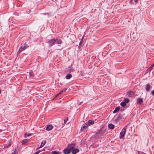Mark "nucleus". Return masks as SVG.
<instances>
[{
    "label": "nucleus",
    "instance_id": "nucleus-1",
    "mask_svg": "<svg viewBox=\"0 0 154 154\" xmlns=\"http://www.w3.org/2000/svg\"><path fill=\"white\" fill-rule=\"evenodd\" d=\"M106 131V129L103 128H102L96 134L97 136H103Z\"/></svg>",
    "mask_w": 154,
    "mask_h": 154
},
{
    "label": "nucleus",
    "instance_id": "nucleus-2",
    "mask_svg": "<svg viewBox=\"0 0 154 154\" xmlns=\"http://www.w3.org/2000/svg\"><path fill=\"white\" fill-rule=\"evenodd\" d=\"M126 132V128H123L120 133V138H123Z\"/></svg>",
    "mask_w": 154,
    "mask_h": 154
},
{
    "label": "nucleus",
    "instance_id": "nucleus-3",
    "mask_svg": "<svg viewBox=\"0 0 154 154\" xmlns=\"http://www.w3.org/2000/svg\"><path fill=\"white\" fill-rule=\"evenodd\" d=\"M55 42V39H52L50 40L48 42V43L49 45V47H51L53 45Z\"/></svg>",
    "mask_w": 154,
    "mask_h": 154
},
{
    "label": "nucleus",
    "instance_id": "nucleus-4",
    "mask_svg": "<svg viewBox=\"0 0 154 154\" xmlns=\"http://www.w3.org/2000/svg\"><path fill=\"white\" fill-rule=\"evenodd\" d=\"M143 103V100L141 98H138L137 101V104L139 105H141Z\"/></svg>",
    "mask_w": 154,
    "mask_h": 154
},
{
    "label": "nucleus",
    "instance_id": "nucleus-5",
    "mask_svg": "<svg viewBox=\"0 0 154 154\" xmlns=\"http://www.w3.org/2000/svg\"><path fill=\"white\" fill-rule=\"evenodd\" d=\"M68 147L70 150H73L75 147V145L73 143L72 144H69L68 146Z\"/></svg>",
    "mask_w": 154,
    "mask_h": 154
},
{
    "label": "nucleus",
    "instance_id": "nucleus-6",
    "mask_svg": "<svg viewBox=\"0 0 154 154\" xmlns=\"http://www.w3.org/2000/svg\"><path fill=\"white\" fill-rule=\"evenodd\" d=\"M145 88L147 91H150L151 85L150 84H147L145 85Z\"/></svg>",
    "mask_w": 154,
    "mask_h": 154
},
{
    "label": "nucleus",
    "instance_id": "nucleus-7",
    "mask_svg": "<svg viewBox=\"0 0 154 154\" xmlns=\"http://www.w3.org/2000/svg\"><path fill=\"white\" fill-rule=\"evenodd\" d=\"M87 124H88V126H90L94 124V120H90L87 122Z\"/></svg>",
    "mask_w": 154,
    "mask_h": 154
},
{
    "label": "nucleus",
    "instance_id": "nucleus-8",
    "mask_svg": "<svg viewBox=\"0 0 154 154\" xmlns=\"http://www.w3.org/2000/svg\"><path fill=\"white\" fill-rule=\"evenodd\" d=\"M63 152L65 154H68L70 153V150L68 148H66L63 150Z\"/></svg>",
    "mask_w": 154,
    "mask_h": 154
},
{
    "label": "nucleus",
    "instance_id": "nucleus-9",
    "mask_svg": "<svg viewBox=\"0 0 154 154\" xmlns=\"http://www.w3.org/2000/svg\"><path fill=\"white\" fill-rule=\"evenodd\" d=\"M53 126L51 125H47L46 130L48 131H50L52 129Z\"/></svg>",
    "mask_w": 154,
    "mask_h": 154
},
{
    "label": "nucleus",
    "instance_id": "nucleus-10",
    "mask_svg": "<svg viewBox=\"0 0 154 154\" xmlns=\"http://www.w3.org/2000/svg\"><path fill=\"white\" fill-rule=\"evenodd\" d=\"M88 125L87 124V123H85L83 124L82 125V127L81 129L83 130L87 128L88 126Z\"/></svg>",
    "mask_w": 154,
    "mask_h": 154
},
{
    "label": "nucleus",
    "instance_id": "nucleus-11",
    "mask_svg": "<svg viewBox=\"0 0 154 154\" xmlns=\"http://www.w3.org/2000/svg\"><path fill=\"white\" fill-rule=\"evenodd\" d=\"M79 151V149L78 148H75L74 149L72 152V154H76Z\"/></svg>",
    "mask_w": 154,
    "mask_h": 154
},
{
    "label": "nucleus",
    "instance_id": "nucleus-12",
    "mask_svg": "<svg viewBox=\"0 0 154 154\" xmlns=\"http://www.w3.org/2000/svg\"><path fill=\"white\" fill-rule=\"evenodd\" d=\"M29 76L31 78H32L34 76V74L32 70L30 71L29 73Z\"/></svg>",
    "mask_w": 154,
    "mask_h": 154
},
{
    "label": "nucleus",
    "instance_id": "nucleus-13",
    "mask_svg": "<svg viewBox=\"0 0 154 154\" xmlns=\"http://www.w3.org/2000/svg\"><path fill=\"white\" fill-rule=\"evenodd\" d=\"M22 45L23 46V49L24 50L26 49L29 47V46L28 45L26 44V43H25L23 44H22Z\"/></svg>",
    "mask_w": 154,
    "mask_h": 154
},
{
    "label": "nucleus",
    "instance_id": "nucleus-14",
    "mask_svg": "<svg viewBox=\"0 0 154 154\" xmlns=\"http://www.w3.org/2000/svg\"><path fill=\"white\" fill-rule=\"evenodd\" d=\"M72 77L71 74H67L66 76V79H70Z\"/></svg>",
    "mask_w": 154,
    "mask_h": 154
},
{
    "label": "nucleus",
    "instance_id": "nucleus-15",
    "mask_svg": "<svg viewBox=\"0 0 154 154\" xmlns=\"http://www.w3.org/2000/svg\"><path fill=\"white\" fill-rule=\"evenodd\" d=\"M57 42V43L58 44H61L62 43V41L60 39H55V42Z\"/></svg>",
    "mask_w": 154,
    "mask_h": 154
},
{
    "label": "nucleus",
    "instance_id": "nucleus-16",
    "mask_svg": "<svg viewBox=\"0 0 154 154\" xmlns=\"http://www.w3.org/2000/svg\"><path fill=\"white\" fill-rule=\"evenodd\" d=\"M108 127L110 129H113L114 128L115 126L112 124H110L108 125Z\"/></svg>",
    "mask_w": 154,
    "mask_h": 154
},
{
    "label": "nucleus",
    "instance_id": "nucleus-17",
    "mask_svg": "<svg viewBox=\"0 0 154 154\" xmlns=\"http://www.w3.org/2000/svg\"><path fill=\"white\" fill-rule=\"evenodd\" d=\"M120 109L119 107H117L116 108L115 110L113 111V113H115L117 112Z\"/></svg>",
    "mask_w": 154,
    "mask_h": 154
},
{
    "label": "nucleus",
    "instance_id": "nucleus-18",
    "mask_svg": "<svg viewBox=\"0 0 154 154\" xmlns=\"http://www.w3.org/2000/svg\"><path fill=\"white\" fill-rule=\"evenodd\" d=\"M46 143V141L45 140L43 141L42 142L41 145L39 147V148H41V147H43V146H44V145Z\"/></svg>",
    "mask_w": 154,
    "mask_h": 154
},
{
    "label": "nucleus",
    "instance_id": "nucleus-19",
    "mask_svg": "<svg viewBox=\"0 0 154 154\" xmlns=\"http://www.w3.org/2000/svg\"><path fill=\"white\" fill-rule=\"evenodd\" d=\"M134 94V93L133 92L130 91L128 93V95L129 96H131Z\"/></svg>",
    "mask_w": 154,
    "mask_h": 154
},
{
    "label": "nucleus",
    "instance_id": "nucleus-20",
    "mask_svg": "<svg viewBox=\"0 0 154 154\" xmlns=\"http://www.w3.org/2000/svg\"><path fill=\"white\" fill-rule=\"evenodd\" d=\"M138 0H130V2L131 4H134V3L137 2Z\"/></svg>",
    "mask_w": 154,
    "mask_h": 154
},
{
    "label": "nucleus",
    "instance_id": "nucleus-21",
    "mask_svg": "<svg viewBox=\"0 0 154 154\" xmlns=\"http://www.w3.org/2000/svg\"><path fill=\"white\" fill-rule=\"evenodd\" d=\"M120 105L124 107L125 106V105H126V103H125V102H122L120 103Z\"/></svg>",
    "mask_w": 154,
    "mask_h": 154
},
{
    "label": "nucleus",
    "instance_id": "nucleus-22",
    "mask_svg": "<svg viewBox=\"0 0 154 154\" xmlns=\"http://www.w3.org/2000/svg\"><path fill=\"white\" fill-rule=\"evenodd\" d=\"M52 154H61L60 152H57L56 151H53L52 152Z\"/></svg>",
    "mask_w": 154,
    "mask_h": 154
},
{
    "label": "nucleus",
    "instance_id": "nucleus-23",
    "mask_svg": "<svg viewBox=\"0 0 154 154\" xmlns=\"http://www.w3.org/2000/svg\"><path fill=\"white\" fill-rule=\"evenodd\" d=\"M124 101L125 103H128L129 102V100L127 98H124Z\"/></svg>",
    "mask_w": 154,
    "mask_h": 154
},
{
    "label": "nucleus",
    "instance_id": "nucleus-24",
    "mask_svg": "<svg viewBox=\"0 0 154 154\" xmlns=\"http://www.w3.org/2000/svg\"><path fill=\"white\" fill-rule=\"evenodd\" d=\"M28 141V140L27 139H25L22 141V143L23 144H24L25 143H27Z\"/></svg>",
    "mask_w": 154,
    "mask_h": 154
},
{
    "label": "nucleus",
    "instance_id": "nucleus-25",
    "mask_svg": "<svg viewBox=\"0 0 154 154\" xmlns=\"http://www.w3.org/2000/svg\"><path fill=\"white\" fill-rule=\"evenodd\" d=\"M154 66V63L151 65L150 67L149 68V69H152V68Z\"/></svg>",
    "mask_w": 154,
    "mask_h": 154
},
{
    "label": "nucleus",
    "instance_id": "nucleus-26",
    "mask_svg": "<svg viewBox=\"0 0 154 154\" xmlns=\"http://www.w3.org/2000/svg\"><path fill=\"white\" fill-rule=\"evenodd\" d=\"M22 50H21V49L19 48L18 51H17V54H19L20 52H21L22 51Z\"/></svg>",
    "mask_w": 154,
    "mask_h": 154
},
{
    "label": "nucleus",
    "instance_id": "nucleus-27",
    "mask_svg": "<svg viewBox=\"0 0 154 154\" xmlns=\"http://www.w3.org/2000/svg\"><path fill=\"white\" fill-rule=\"evenodd\" d=\"M63 92V91H62V90L60 91V92L58 93V94H57V95H56L55 96H57L58 95H59V94H61V93H62Z\"/></svg>",
    "mask_w": 154,
    "mask_h": 154
},
{
    "label": "nucleus",
    "instance_id": "nucleus-28",
    "mask_svg": "<svg viewBox=\"0 0 154 154\" xmlns=\"http://www.w3.org/2000/svg\"><path fill=\"white\" fill-rule=\"evenodd\" d=\"M31 135V134H26L25 135V136L26 137H29V136H30Z\"/></svg>",
    "mask_w": 154,
    "mask_h": 154
},
{
    "label": "nucleus",
    "instance_id": "nucleus-29",
    "mask_svg": "<svg viewBox=\"0 0 154 154\" xmlns=\"http://www.w3.org/2000/svg\"><path fill=\"white\" fill-rule=\"evenodd\" d=\"M41 152V151L39 150L37 152H35V153L36 154H39V153Z\"/></svg>",
    "mask_w": 154,
    "mask_h": 154
},
{
    "label": "nucleus",
    "instance_id": "nucleus-30",
    "mask_svg": "<svg viewBox=\"0 0 154 154\" xmlns=\"http://www.w3.org/2000/svg\"><path fill=\"white\" fill-rule=\"evenodd\" d=\"M20 48L21 49L22 51L24 50V49H23V46H22V45H21V47Z\"/></svg>",
    "mask_w": 154,
    "mask_h": 154
},
{
    "label": "nucleus",
    "instance_id": "nucleus-31",
    "mask_svg": "<svg viewBox=\"0 0 154 154\" xmlns=\"http://www.w3.org/2000/svg\"><path fill=\"white\" fill-rule=\"evenodd\" d=\"M11 142H9V143H8V145L6 146L7 147H8L9 146H10L11 145Z\"/></svg>",
    "mask_w": 154,
    "mask_h": 154
},
{
    "label": "nucleus",
    "instance_id": "nucleus-32",
    "mask_svg": "<svg viewBox=\"0 0 154 154\" xmlns=\"http://www.w3.org/2000/svg\"><path fill=\"white\" fill-rule=\"evenodd\" d=\"M151 94L152 95H154V89L151 92Z\"/></svg>",
    "mask_w": 154,
    "mask_h": 154
},
{
    "label": "nucleus",
    "instance_id": "nucleus-33",
    "mask_svg": "<svg viewBox=\"0 0 154 154\" xmlns=\"http://www.w3.org/2000/svg\"><path fill=\"white\" fill-rule=\"evenodd\" d=\"M67 89V88H65L63 89L62 90V91H63V92L65 91Z\"/></svg>",
    "mask_w": 154,
    "mask_h": 154
},
{
    "label": "nucleus",
    "instance_id": "nucleus-34",
    "mask_svg": "<svg viewBox=\"0 0 154 154\" xmlns=\"http://www.w3.org/2000/svg\"><path fill=\"white\" fill-rule=\"evenodd\" d=\"M67 120V119H66L64 120V124H65L66 123Z\"/></svg>",
    "mask_w": 154,
    "mask_h": 154
},
{
    "label": "nucleus",
    "instance_id": "nucleus-35",
    "mask_svg": "<svg viewBox=\"0 0 154 154\" xmlns=\"http://www.w3.org/2000/svg\"><path fill=\"white\" fill-rule=\"evenodd\" d=\"M44 14L45 15V14H47L48 15V16H49V14L48 13H45L43 14Z\"/></svg>",
    "mask_w": 154,
    "mask_h": 154
},
{
    "label": "nucleus",
    "instance_id": "nucleus-36",
    "mask_svg": "<svg viewBox=\"0 0 154 154\" xmlns=\"http://www.w3.org/2000/svg\"><path fill=\"white\" fill-rule=\"evenodd\" d=\"M11 154H15L14 152L13 153H12Z\"/></svg>",
    "mask_w": 154,
    "mask_h": 154
},
{
    "label": "nucleus",
    "instance_id": "nucleus-37",
    "mask_svg": "<svg viewBox=\"0 0 154 154\" xmlns=\"http://www.w3.org/2000/svg\"><path fill=\"white\" fill-rule=\"evenodd\" d=\"M68 69H70V68H68Z\"/></svg>",
    "mask_w": 154,
    "mask_h": 154
}]
</instances>
